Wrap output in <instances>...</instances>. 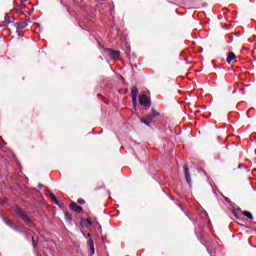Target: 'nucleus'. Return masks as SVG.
I'll return each mask as SVG.
<instances>
[{"instance_id": "a211bd4d", "label": "nucleus", "mask_w": 256, "mask_h": 256, "mask_svg": "<svg viewBox=\"0 0 256 256\" xmlns=\"http://www.w3.org/2000/svg\"><path fill=\"white\" fill-rule=\"evenodd\" d=\"M79 205H85V201L83 199H78Z\"/></svg>"}, {"instance_id": "a878e982", "label": "nucleus", "mask_w": 256, "mask_h": 256, "mask_svg": "<svg viewBox=\"0 0 256 256\" xmlns=\"http://www.w3.org/2000/svg\"><path fill=\"white\" fill-rule=\"evenodd\" d=\"M87 223H88L89 225H91V222H90L89 220H87Z\"/></svg>"}, {"instance_id": "4be33fe9", "label": "nucleus", "mask_w": 256, "mask_h": 256, "mask_svg": "<svg viewBox=\"0 0 256 256\" xmlns=\"http://www.w3.org/2000/svg\"><path fill=\"white\" fill-rule=\"evenodd\" d=\"M17 34H18V37H23V34L21 33V31L17 30Z\"/></svg>"}, {"instance_id": "cd10ccee", "label": "nucleus", "mask_w": 256, "mask_h": 256, "mask_svg": "<svg viewBox=\"0 0 256 256\" xmlns=\"http://www.w3.org/2000/svg\"><path fill=\"white\" fill-rule=\"evenodd\" d=\"M226 199V201H229V198H225Z\"/></svg>"}, {"instance_id": "412c9836", "label": "nucleus", "mask_w": 256, "mask_h": 256, "mask_svg": "<svg viewBox=\"0 0 256 256\" xmlns=\"http://www.w3.org/2000/svg\"><path fill=\"white\" fill-rule=\"evenodd\" d=\"M66 219H69V220L71 221V219H72V218H71V214L67 213V214H66Z\"/></svg>"}, {"instance_id": "39448f33", "label": "nucleus", "mask_w": 256, "mask_h": 256, "mask_svg": "<svg viewBox=\"0 0 256 256\" xmlns=\"http://www.w3.org/2000/svg\"><path fill=\"white\" fill-rule=\"evenodd\" d=\"M184 176L186 179V183L191 186V173H189V168L187 166H183Z\"/></svg>"}, {"instance_id": "5701e85b", "label": "nucleus", "mask_w": 256, "mask_h": 256, "mask_svg": "<svg viewBox=\"0 0 256 256\" xmlns=\"http://www.w3.org/2000/svg\"><path fill=\"white\" fill-rule=\"evenodd\" d=\"M38 189H43V184H39Z\"/></svg>"}, {"instance_id": "20e7f679", "label": "nucleus", "mask_w": 256, "mask_h": 256, "mask_svg": "<svg viewBox=\"0 0 256 256\" xmlns=\"http://www.w3.org/2000/svg\"><path fill=\"white\" fill-rule=\"evenodd\" d=\"M139 95V88H132V103L134 107H137V96Z\"/></svg>"}, {"instance_id": "9b49d317", "label": "nucleus", "mask_w": 256, "mask_h": 256, "mask_svg": "<svg viewBox=\"0 0 256 256\" xmlns=\"http://www.w3.org/2000/svg\"><path fill=\"white\" fill-rule=\"evenodd\" d=\"M28 23L27 22H18L16 23L17 29H25L27 27Z\"/></svg>"}, {"instance_id": "6e6552de", "label": "nucleus", "mask_w": 256, "mask_h": 256, "mask_svg": "<svg viewBox=\"0 0 256 256\" xmlns=\"http://www.w3.org/2000/svg\"><path fill=\"white\" fill-rule=\"evenodd\" d=\"M88 246L90 247V255H95V243L92 238H89Z\"/></svg>"}, {"instance_id": "f257e3e1", "label": "nucleus", "mask_w": 256, "mask_h": 256, "mask_svg": "<svg viewBox=\"0 0 256 256\" xmlns=\"http://www.w3.org/2000/svg\"><path fill=\"white\" fill-rule=\"evenodd\" d=\"M103 55H107L108 57H110V59H119V56L121 55V53L111 48H106L103 51Z\"/></svg>"}, {"instance_id": "b1692460", "label": "nucleus", "mask_w": 256, "mask_h": 256, "mask_svg": "<svg viewBox=\"0 0 256 256\" xmlns=\"http://www.w3.org/2000/svg\"><path fill=\"white\" fill-rule=\"evenodd\" d=\"M29 0H21L22 3H27Z\"/></svg>"}, {"instance_id": "4468645a", "label": "nucleus", "mask_w": 256, "mask_h": 256, "mask_svg": "<svg viewBox=\"0 0 256 256\" xmlns=\"http://www.w3.org/2000/svg\"><path fill=\"white\" fill-rule=\"evenodd\" d=\"M0 217H2L4 223H6V224L8 225V227H11V229H14V228H15V226H14L13 224L9 223V222L7 221V219H5V218L3 217V215L0 214Z\"/></svg>"}, {"instance_id": "f3484780", "label": "nucleus", "mask_w": 256, "mask_h": 256, "mask_svg": "<svg viewBox=\"0 0 256 256\" xmlns=\"http://www.w3.org/2000/svg\"><path fill=\"white\" fill-rule=\"evenodd\" d=\"M16 12H18L20 15H23V8H15Z\"/></svg>"}, {"instance_id": "9d476101", "label": "nucleus", "mask_w": 256, "mask_h": 256, "mask_svg": "<svg viewBox=\"0 0 256 256\" xmlns=\"http://www.w3.org/2000/svg\"><path fill=\"white\" fill-rule=\"evenodd\" d=\"M235 53H233V52H230V53H228V56H227V58H226V62L228 63V64H230L231 63V61H233V59H235Z\"/></svg>"}, {"instance_id": "f03ea898", "label": "nucleus", "mask_w": 256, "mask_h": 256, "mask_svg": "<svg viewBox=\"0 0 256 256\" xmlns=\"http://www.w3.org/2000/svg\"><path fill=\"white\" fill-rule=\"evenodd\" d=\"M139 103L142 107H149L151 105V98L147 94H142L139 96Z\"/></svg>"}, {"instance_id": "2eb2a0df", "label": "nucleus", "mask_w": 256, "mask_h": 256, "mask_svg": "<svg viewBox=\"0 0 256 256\" xmlns=\"http://www.w3.org/2000/svg\"><path fill=\"white\" fill-rule=\"evenodd\" d=\"M50 197H51V199H53V201L56 205H59V200H57V197L55 196V194H50Z\"/></svg>"}, {"instance_id": "c756f323", "label": "nucleus", "mask_w": 256, "mask_h": 256, "mask_svg": "<svg viewBox=\"0 0 256 256\" xmlns=\"http://www.w3.org/2000/svg\"><path fill=\"white\" fill-rule=\"evenodd\" d=\"M102 1H105V0H102Z\"/></svg>"}, {"instance_id": "7ed1b4c3", "label": "nucleus", "mask_w": 256, "mask_h": 256, "mask_svg": "<svg viewBox=\"0 0 256 256\" xmlns=\"http://www.w3.org/2000/svg\"><path fill=\"white\" fill-rule=\"evenodd\" d=\"M18 215L21 217V219H22V221H24V223H26L30 227H31V225H33V221H31V218H29V215H27V213H25L23 210H20L18 212Z\"/></svg>"}, {"instance_id": "c85d7f7f", "label": "nucleus", "mask_w": 256, "mask_h": 256, "mask_svg": "<svg viewBox=\"0 0 256 256\" xmlns=\"http://www.w3.org/2000/svg\"><path fill=\"white\" fill-rule=\"evenodd\" d=\"M28 23H31V20H28Z\"/></svg>"}, {"instance_id": "1a4fd4ad", "label": "nucleus", "mask_w": 256, "mask_h": 256, "mask_svg": "<svg viewBox=\"0 0 256 256\" xmlns=\"http://www.w3.org/2000/svg\"><path fill=\"white\" fill-rule=\"evenodd\" d=\"M10 23H13V20H11V16H9V14H6L5 21L3 22L2 25H0V27H5V26L9 25Z\"/></svg>"}, {"instance_id": "dca6fc26", "label": "nucleus", "mask_w": 256, "mask_h": 256, "mask_svg": "<svg viewBox=\"0 0 256 256\" xmlns=\"http://www.w3.org/2000/svg\"><path fill=\"white\" fill-rule=\"evenodd\" d=\"M142 123H144V125H147V127H151V123H149V120H147V118L142 119Z\"/></svg>"}, {"instance_id": "ddd939ff", "label": "nucleus", "mask_w": 256, "mask_h": 256, "mask_svg": "<svg viewBox=\"0 0 256 256\" xmlns=\"http://www.w3.org/2000/svg\"><path fill=\"white\" fill-rule=\"evenodd\" d=\"M0 217H2L4 223H6V224L8 225V227H11V229H14V228H15V226H14L13 224L9 223V222L7 221V219H5V218L3 217V215L0 214Z\"/></svg>"}, {"instance_id": "f8f14e48", "label": "nucleus", "mask_w": 256, "mask_h": 256, "mask_svg": "<svg viewBox=\"0 0 256 256\" xmlns=\"http://www.w3.org/2000/svg\"><path fill=\"white\" fill-rule=\"evenodd\" d=\"M244 217H247V219L253 220V214L249 211L242 212Z\"/></svg>"}, {"instance_id": "bb28decb", "label": "nucleus", "mask_w": 256, "mask_h": 256, "mask_svg": "<svg viewBox=\"0 0 256 256\" xmlns=\"http://www.w3.org/2000/svg\"><path fill=\"white\" fill-rule=\"evenodd\" d=\"M88 237H91V233H88Z\"/></svg>"}, {"instance_id": "aec40b11", "label": "nucleus", "mask_w": 256, "mask_h": 256, "mask_svg": "<svg viewBox=\"0 0 256 256\" xmlns=\"http://www.w3.org/2000/svg\"><path fill=\"white\" fill-rule=\"evenodd\" d=\"M14 231H17L18 233H23V231H21V229H19V227H14Z\"/></svg>"}, {"instance_id": "393cba45", "label": "nucleus", "mask_w": 256, "mask_h": 256, "mask_svg": "<svg viewBox=\"0 0 256 256\" xmlns=\"http://www.w3.org/2000/svg\"><path fill=\"white\" fill-rule=\"evenodd\" d=\"M23 7H25V4H21V7H20V8H22V9H23Z\"/></svg>"}, {"instance_id": "0eeeda50", "label": "nucleus", "mask_w": 256, "mask_h": 256, "mask_svg": "<svg viewBox=\"0 0 256 256\" xmlns=\"http://www.w3.org/2000/svg\"><path fill=\"white\" fill-rule=\"evenodd\" d=\"M70 209H72V211H75L76 213H81V211H83V208L79 205H77V203L72 202L70 204Z\"/></svg>"}, {"instance_id": "6ab92c4d", "label": "nucleus", "mask_w": 256, "mask_h": 256, "mask_svg": "<svg viewBox=\"0 0 256 256\" xmlns=\"http://www.w3.org/2000/svg\"><path fill=\"white\" fill-rule=\"evenodd\" d=\"M32 245H33L34 249L37 247V243H35V238H32Z\"/></svg>"}, {"instance_id": "423d86ee", "label": "nucleus", "mask_w": 256, "mask_h": 256, "mask_svg": "<svg viewBox=\"0 0 256 256\" xmlns=\"http://www.w3.org/2000/svg\"><path fill=\"white\" fill-rule=\"evenodd\" d=\"M159 115V112L155 111V109L152 110V114H148L146 116V119L148 121V124L149 123H153V119H155V117H158Z\"/></svg>"}]
</instances>
